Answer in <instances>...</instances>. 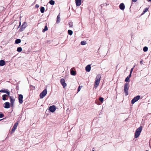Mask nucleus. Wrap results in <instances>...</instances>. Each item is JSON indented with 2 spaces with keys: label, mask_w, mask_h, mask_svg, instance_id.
Instances as JSON below:
<instances>
[{
  "label": "nucleus",
  "mask_w": 151,
  "mask_h": 151,
  "mask_svg": "<svg viewBox=\"0 0 151 151\" xmlns=\"http://www.w3.org/2000/svg\"><path fill=\"white\" fill-rule=\"evenodd\" d=\"M47 93L46 89H44L40 94V99L43 98Z\"/></svg>",
  "instance_id": "obj_4"
},
{
  "label": "nucleus",
  "mask_w": 151,
  "mask_h": 151,
  "mask_svg": "<svg viewBox=\"0 0 151 151\" xmlns=\"http://www.w3.org/2000/svg\"><path fill=\"white\" fill-rule=\"evenodd\" d=\"M5 64V62L4 60H0V65L3 66Z\"/></svg>",
  "instance_id": "obj_19"
},
{
  "label": "nucleus",
  "mask_w": 151,
  "mask_h": 151,
  "mask_svg": "<svg viewBox=\"0 0 151 151\" xmlns=\"http://www.w3.org/2000/svg\"><path fill=\"white\" fill-rule=\"evenodd\" d=\"M60 82L63 87L65 88L67 86V84L65 83V79L63 78H61L60 80Z\"/></svg>",
  "instance_id": "obj_9"
},
{
  "label": "nucleus",
  "mask_w": 151,
  "mask_h": 151,
  "mask_svg": "<svg viewBox=\"0 0 151 151\" xmlns=\"http://www.w3.org/2000/svg\"><path fill=\"white\" fill-rule=\"evenodd\" d=\"M140 99V96L139 95L134 97L131 101V102L132 104H134Z\"/></svg>",
  "instance_id": "obj_5"
},
{
  "label": "nucleus",
  "mask_w": 151,
  "mask_h": 151,
  "mask_svg": "<svg viewBox=\"0 0 151 151\" xmlns=\"http://www.w3.org/2000/svg\"><path fill=\"white\" fill-rule=\"evenodd\" d=\"M39 5L37 4H36L35 5V7L37 8H38L39 7Z\"/></svg>",
  "instance_id": "obj_37"
},
{
  "label": "nucleus",
  "mask_w": 151,
  "mask_h": 151,
  "mask_svg": "<svg viewBox=\"0 0 151 151\" xmlns=\"http://www.w3.org/2000/svg\"><path fill=\"white\" fill-rule=\"evenodd\" d=\"M20 25H21V22H19V26H20Z\"/></svg>",
  "instance_id": "obj_40"
},
{
  "label": "nucleus",
  "mask_w": 151,
  "mask_h": 151,
  "mask_svg": "<svg viewBox=\"0 0 151 151\" xmlns=\"http://www.w3.org/2000/svg\"><path fill=\"white\" fill-rule=\"evenodd\" d=\"M125 81V82H129V78L127 77L126 78Z\"/></svg>",
  "instance_id": "obj_32"
},
{
  "label": "nucleus",
  "mask_w": 151,
  "mask_h": 151,
  "mask_svg": "<svg viewBox=\"0 0 151 151\" xmlns=\"http://www.w3.org/2000/svg\"><path fill=\"white\" fill-rule=\"evenodd\" d=\"M73 31L72 30H68V33L69 35H71L73 34Z\"/></svg>",
  "instance_id": "obj_28"
},
{
  "label": "nucleus",
  "mask_w": 151,
  "mask_h": 151,
  "mask_svg": "<svg viewBox=\"0 0 151 151\" xmlns=\"http://www.w3.org/2000/svg\"><path fill=\"white\" fill-rule=\"evenodd\" d=\"M134 67L135 66H134L133 68H131V70H130V74H132V71L133 70Z\"/></svg>",
  "instance_id": "obj_35"
},
{
  "label": "nucleus",
  "mask_w": 151,
  "mask_h": 151,
  "mask_svg": "<svg viewBox=\"0 0 151 151\" xmlns=\"http://www.w3.org/2000/svg\"><path fill=\"white\" fill-rule=\"evenodd\" d=\"M21 42V40L20 39H17L15 41V43L18 44L20 43Z\"/></svg>",
  "instance_id": "obj_20"
},
{
  "label": "nucleus",
  "mask_w": 151,
  "mask_h": 151,
  "mask_svg": "<svg viewBox=\"0 0 151 151\" xmlns=\"http://www.w3.org/2000/svg\"><path fill=\"white\" fill-rule=\"evenodd\" d=\"M4 114L2 113L0 114V118H2L4 117Z\"/></svg>",
  "instance_id": "obj_33"
},
{
  "label": "nucleus",
  "mask_w": 151,
  "mask_h": 151,
  "mask_svg": "<svg viewBox=\"0 0 151 151\" xmlns=\"http://www.w3.org/2000/svg\"><path fill=\"white\" fill-rule=\"evenodd\" d=\"M14 103L11 104V106L12 107H14Z\"/></svg>",
  "instance_id": "obj_36"
},
{
  "label": "nucleus",
  "mask_w": 151,
  "mask_h": 151,
  "mask_svg": "<svg viewBox=\"0 0 151 151\" xmlns=\"http://www.w3.org/2000/svg\"><path fill=\"white\" fill-rule=\"evenodd\" d=\"M45 11V8L41 6L40 8V12L42 13H43Z\"/></svg>",
  "instance_id": "obj_23"
},
{
  "label": "nucleus",
  "mask_w": 151,
  "mask_h": 151,
  "mask_svg": "<svg viewBox=\"0 0 151 151\" xmlns=\"http://www.w3.org/2000/svg\"><path fill=\"white\" fill-rule=\"evenodd\" d=\"M81 86H78V92L79 91H80V90H81Z\"/></svg>",
  "instance_id": "obj_34"
},
{
  "label": "nucleus",
  "mask_w": 151,
  "mask_h": 151,
  "mask_svg": "<svg viewBox=\"0 0 151 151\" xmlns=\"http://www.w3.org/2000/svg\"><path fill=\"white\" fill-rule=\"evenodd\" d=\"M69 25L70 27H73V22H70L69 23Z\"/></svg>",
  "instance_id": "obj_29"
},
{
  "label": "nucleus",
  "mask_w": 151,
  "mask_h": 151,
  "mask_svg": "<svg viewBox=\"0 0 151 151\" xmlns=\"http://www.w3.org/2000/svg\"><path fill=\"white\" fill-rule=\"evenodd\" d=\"M60 18L59 16L58 15L57 17V20L56 21V23H59L60 21Z\"/></svg>",
  "instance_id": "obj_22"
},
{
  "label": "nucleus",
  "mask_w": 151,
  "mask_h": 151,
  "mask_svg": "<svg viewBox=\"0 0 151 151\" xmlns=\"http://www.w3.org/2000/svg\"><path fill=\"white\" fill-rule=\"evenodd\" d=\"M148 49V47L146 46H145L143 47V50L144 52H147V51Z\"/></svg>",
  "instance_id": "obj_25"
},
{
  "label": "nucleus",
  "mask_w": 151,
  "mask_h": 151,
  "mask_svg": "<svg viewBox=\"0 0 151 151\" xmlns=\"http://www.w3.org/2000/svg\"><path fill=\"white\" fill-rule=\"evenodd\" d=\"M131 74L130 73V74L127 76L128 77L130 78L131 77Z\"/></svg>",
  "instance_id": "obj_38"
},
{
  "label": "nucleus",
  "mask_w": 151,
  "mask_h": 151,
  "mask_svg": "<svg viewBox=\"0 0 151 151\" xmlns=\"http://www.w3.org/2000/svg\"><path fill=\"white\" fill-rule=\"evenodd\" d=\"M56 108L55 105H52L49 107V110L51 112L53 113L56 110Z\"/></svg>",
  "instance_id": "obj_6"
},
{
  "label": "nucleus",
  "mask_w": 151,
  "mask_h": 151,
  "mask_svg": "<svg viewBox=\"0 0 151 151\" xmlns=\"http://www.w3.org/2000/svg\"><path fill=\"white\" fill-rule=\"evenodd\" d=\"M49 3L51 5H54L55 4V1L52 0H51L49 1Z\"/></svg>",
  "instance_id": "obj_27"
},
{
  "label": "nucleus",
  "mask_w": 151,
  "mask_h": 151,
  "mask_svg": "<svg viewBox=\"0 0 151 151\" xmlns=\"http://www.w3.org/2000/svg\"><path fill=\"white\" fill-rule=\"evenodd\" d=\"M76 5L77 6H79L81 4V0H75Z\"/></svg>",
  "instance_id": "obj_16"
},
{
  "label": "nucleus",
  "mask_w": 151,
  "mask_h": 151,
  "mask_svg": "<svg viewBox=\"0 0 151 151\" xmlns=\"http://www.w3.org/2000/svg\"><path fill=\"white\" fill-rule=\"evenodd\" d=\"M148 1H151V0H148Z\"/></svg>",
  "instance_id": "obj_42"
},
{
  "label": "nucleus",
  "mask_w": 151,
  "mask_h": 151,
  "mask_svg": "<svg viewBox=\"0 0 151 151\" xmlns=\"http://www.w3.org/2000/svg\"><path fill=\"white\" fill-rule=\"evenodd\" d=\"M148 8H145L143 11V12L142 13L141 15H142L144 14L145 12H147L148 11Z\"/></svg>",
  "instance_id": "obj_21"
},
{
  "label": "nucleus",
  "mask_w": 151,
  "mask_h": 151,
  "mask_svg": "<svg viewBox=\"0 0 151 151\" xmlns=\"http://www.w3.org/2000/svg\"><path fill=\"white\" fill-rule=\"evenodd\" d=\"M2 92L8 95L9 96L10 94V92L7 89H2L0 91V92Z\"/></svg>",
  "instance_id": "obj_8"
},
{
  "label": "nucleus",
  "mask_w": 151,
  "mask_h": 151,
  "mask_svg": "<svg viewBox=\"0 0 151 151\" xmlns=\"http://www.w3.org/2000/svg\"><path fill=\"white\" fill-rule=\"evenodd\" d=\"M92 151H94V150H93Z\"/></svg>",
  "instance_id": "obj_43"
},
{
  "label": "nucleus",
  "mask_w": 151,
  "mask_h": 151,
  "mask_svg": "<svg viewBox=\"0 0 151 151\" xmlns=\"http://www.w3.org/2000/svg\"><path fill=\"white\" fill-rule=\"evenodd\" d=\"M99 100L102 103L104 101V98L102 97H100L99 99Z\"/></svg>",
  "instance_id": "obj_31"
},
{
  "label": "nucleus",
  "mask_w": 151,
  "mask_h": 151,
  "mask_svg": "<svg viewBox=\"0 0 151 151\" xmlns=\"http://www.w3.org/2000/svg\"><path fill=\"white\" fill-rule=\"evenodd\" d=\"M145 151H148V150H146Z\"/></svg>",
  "instance_id": "obj_44"
},
{
  "label": "nucleus",
  "mask_w": 151,
  "mask_h": 151,
  "mask_svg": "<svg viewBox=\"0 0 151 151\" xmlns=\"http://www.w3.org/2000/svg\"><path fill=\"white\" fill-rule=\"evenodd\" d=\"M129 84L127 83H126L124 84V91L126 96H127L129 94Z\"/></svg>",
  "instance_id": "obj_3"
},
{
  "label": "nucleus",
  "mask_w": 151,
  "mask_h": 151,
  "mask_svg": "<svg viewBox=\"0 0 151 151\" xmlns=\"http://www.w3.org/2000/svg\"><path fill=\"white\" fill-rule=\"evenodd\" d=\"M119 7L121 9L124 10L125 8V6L124 4L123 3L121 4L119 6Z\"/></svg>",
  "instance_id": "obj_15"
},
{
  "label": "nucleus",
  "mask_w": 151,
  "mask_h": 151,
  "mask_svg": "<svg viewBox=\"0 0 151 151\" xmlns=\"http://www.w3.org/2000/svg\"><path fill=\"white\" fill-rule=\"evenodd\" d=\"M101 78V76L100 74H98L97 76L94 84V88L95 89L99 86Z\"/></svg>",
  "instance_id": "obj_1"
},
{
  "label": "nucleus",
  "mask_w": 151,
  "mask_h": 151,
  "mask_svg": "<svg viewBox=\"0 0 151 151\" xmlns=\"http://www.w3.org/2000/svg\"><path fill=\"white\" fill-rule=\"evenodd\" d=\"M142 61H140V63H142Z\"/></svg>",
  "instance_id": "obj_41"
},
{
  "label": "nucleus",
  "mask_w": 151,
  "mask_h": 151,
  "mask_svg": "<svg viewBox=\"0 0 151 151\" xmlns=\"http://www.w3.org/2000/svg\"><path fill=\"white\" fill-rule=\"evenodd\" d=\"M17 51L18 52H21L22 51V48L21 47H18L17 49Z\"/></svg>",
  "instance_id": "obj_26"
},
{
  "label": "nucleus",
  "mask_w": 151,
  "mask_h": 151,
  "mask_svg": "<svg viewBox=\"0 0 151 151\" xmlns=\"http://www.w3.org/2000/svg\"><path fill=\"white\" fill-rule=\"evenodd\" d=\"M10 102L11 104L14 103L15 101V99L13 98V97L12 96H9Z\"/></svg>",
  "instance_id": "obj_18"
},
{
  "label": "nucleus",
  "mask_w": 151,
  "mask_h": 151,
  "mask_svg": "<svg viewBox=\"0 0 151 151\" xmlns=\"http://www.w3.org/2000/svg\"><path fill=\"white\" fill-rule=\"evenodd\" d=\"M18 125V123L17 122H16L14 124L11 131L12 133H13L14 132L15 130L17 128V127Z\"/></svg>",
  "instance_id": "obj_11"
},
{
  "label": "nucleus",
  "mask_w": 151,
  "mask_h": 151,
  "mask_svg": "<svg viewBox=\"0 0 151 151\" xmlns=\"http://www.w3.org/2000/svg\"><path fill=\"white\" fill-rule=\"evenodd\" d=\"M47 30V23H46V25L45 26L44 29H43L42 32H44L45 31Z\"/></svg>",
  "instance_id": "obj_24"
},
{
  "label": "nucleus",
  "mask_w": 151,
  "mask_h": 151,
  "mask_svg": "<svg viewBox=\"0 0 151 151\" xmlns=\"http://www.w3.org/2000/svg\"><path fill=\"white\" fill-rule=\"evenodd\" d=\"M142 130V126H140L136 130L134 135V137L135 138H137L139 136Z\"/></svg>",
  "instance_id": "obj_2"
},
{
  "label": "nucleus",
  "mask_w": 151,
  "mask_h": 151,
  "mask_svg": "<svg viewBox=\"0 0 151 151\" xmlns=\"http://www.w3.org/2000/svg\"><path fill=\"white\" fill-rule=\"evenodd\" d=\"M5 106L4 107L6 109H8L10 108V104L9 102H6L4 103Z\"/></svg>",
  "instance_id": "obj_13"
},
{
  "label": "nucleus",
  "mask_w": 151,
  "mask_h": 151,
  "mask_svg": "<svg viewBox=\"0 0 151 151\" xmlns=\"http://www.w3.org/2000/svg\"><path fill=\"white\" fill-rule=\"evenodd\" d=\"M133 2H136L137 1V0H132Z\"/></svg>",
  "instance_id": "obj_39"
},
{
  "label": "nucleus",
  "mask_w": 151,
  "mask_h": 151,
  "mask_svg": "<svg viewBox=\"0 0 151 151\" xmlns=\"http://www.w3.org/2000/svg\"><path fill=\"white\" fill-rule=\"evenodd\" d=\"M27 24L26 22H24L22 25L19 30L21 31H22L27 27Z\"/></svg>",
  "instance_id": "obj_7"
},
{
  "label": "nucleus",
  "mask_w": 151,
  "mask_h": 151,
  "mask_svg": "<svg viewBox=\"0 0 151 151\" xmlns=\"http://www.w3.org/2000/svg\"><path fill=\"white\" fill-rule=\"evenodd\" d=\"M70 72L71 74L73 76H75L76 74V71L75 70L74 68H73L70 69Z\"/></svg>",
  "instance_id": "obj_12"
},
{
  "label": "nucleus",
  "mask_w": 151,
  "mask_h": 151,
  "mask_svg": "<svg viewBox=\"0 0 151 151\" xmlns=\"http://www.w3.org/2000/svg\"><path fill=\"white\" fill-rule=\"evenodd\" d=\"M91 67L90 65H87L86 67V70L87 72H89L91 70Z\"/></svg>",
  "instance_id": "obj_17"
},
{
  "label": "nucleus",
  "mask_w": 151,
  "mask_h": 151,
  "mask_svg": "<svg viewBox=\"0 0 151 151\" xmlns=\"http://www.w3.org/2000/svg\"><path fill=\"white\" fill-rule=\"evenodd\" d=\"M9 96L7 94H4L2 96V99L3 101H5L8 99V97Z\"/></svg>",
  "instance_id": "obj_14"
},
{
  "label": "nucleus",
  "mask_w": 151,
  "mask_h": 151,
  "mask_svg": "<svg viewBox=\"0 0 151 151\" xmlns=\"http://www.w3.org/2000/svg\"><path fill=\"white\" fill-rule=\"evenodd\" d=\"M86 41H83L81 42V44L82 45H84L86 44Z\"/></svg>",
  "instance_id": "obj_30"
},
{
  "label": "nucleus",
  "mask_w": 151,
  "mask_h": 151,
  "mask_svg": "<svg viewBox=\"0 0 151 151\" xmlns=\"http://www.w3.org/2000/svg\"><path fill=\"white\" fill-rule=\"evenodd\" d=\"M23 96L22 94L19 95L18 99L19 101L20 104H21L23 103Z\"/></svg>",
  "instance_id": "obj_10"
}]
</instances>
